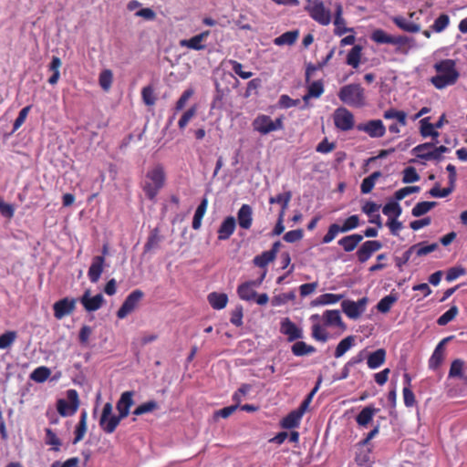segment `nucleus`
Segmentation results:
<instances>
[{
  "mask_svg": "<svg viewBox=\"0 0 467 467\" xmlns=\"http://www.w3.org/2000/svg\"><path fill=\"white\" fill-rule=\"evenodd\" d=\"M433 67L437 75L431 77L430 81L437 89L454 85L460 77L456 63L452 59H442L435 63Z\"/></svg>",
  "mask_w": 467,
  "mask_h": 467,
  "instance_id": "f257e3e1",
  "label": "nucleus"
},
{
  "mask_svg": "<svg viewBox=\"0 0 467 467\" xmlns=\"http://www.w3.org/2000/svg\"><path fill=\"white\" fill-rule=\"evenodd\" d=\"M165 181L166 174L161 164H157L152 169L149 170L142 184V190L146 197L150 201L155 200L159 192L164 186Z\"/></svg>",
  "mask_w": 467,
  "mask_h": 467,
  "instance_id": "f03ea898",
  "label": "nucleus"
},
{
  "mask_svg": "<svg viewBox=\"0 0 467 467\" xmlns=\"http://www.w3.org/2000/svg\"><path fill=\"white\" fill-rule=\"evenodd\" d=\"M339 99L352 108H362L366 105L365 89L360 84H348L338 92Z\"/></svg>",
  "mask_w": 467,
  "mask_h": 467,
  "instance_id": "7ed1b4c3",
  "label": "nucleus"
},
{
  "mask_svg": "<svg viewBox=\"0 0 467 467\" xmlns=\"http://www.w3.org/2000/svg\"><path fill=\"white\" fill-rule=\"evenodd\" d=\"M360 224L359 216L357 214L348 217L342 225L332 223L329 225L327 234L322 238L323 244L331 243L340 233H348L358 228Z\"/></svg>",
  "mask_w": 467,
  "mask_h": 467,
  "instance_id": "20e7f679",
  "label": "nucleus"
},
{
  "mask_svg": "<svg viewBox=\"0 0 467 467\" xmlns=\"http://www.w3.org/2000/svg\"><path fill=\"white\" fill-rule=\"evenodd\" d=\"M252 127L254 131L266 135L270 132L283 130L284 118L279 117L273 120L270 116L260 114L253 120Z\"/></svg>",
  "mask_w": 467,
  "mask_h": 467,
  "instance_id": "39448f33",
  "label": "nucleus"
},
{
  "mask_svg": "<svg viewBox=\"0 0 467 467\" xmlns=\"http://www.w3.org/2000/svg\"><path fill=\"white\" fill-rule=\"evenodd\" d=\"M370 39L377 44H389L397 46L396 51L403 53V47L408 45L410 38L407 36H391L383 29H376L370 35Z\"/></svg>",
  "mask_w": 467,
  "mask_h": 467,
  "instance_id": "423d86ee",
  "label": "nucleus"
},
{
  "mask_svg": "<svg viewBox=\"0 0 467 467\" xmlns=\"http://www.w3.org/2000/svg\"><path fill=\"white\" fill-rule=\"evenodd\" d=\"M310 17L322 26H327L331 22L330 10L326 8L321 0H306L305 7Z\"/></svg>",
  "mask_w": 467,
  "mask_h": 467,
  "instance_id": "0eeeda50",
  "label": "nucleus"
},
{
  "mask_svg": "<svg viewBox=\"0 0 467 467\" xmlns=\"http://www.w3.org/2000/svg\"><path fill=\"white\" fill-rule=\"evenodd\" d=\"M67 398L68 401L60 399L57 402V410L62 417L74 415L79 406L78 394L75 389H68L67 391Z\"/></svg>",
  "mask_w": 467,
  "mask_h": 467,
  "instance_id": "6e6552de",
  "label": "nucleus"
},
{
  "mask_svg": "<svg viewBox=\"0 0 467 467\" xmlns=\"http://www.w3.org/2000/svg\"><path fill=\"white\" fill-rule=\"evenodd\" d=\"M144 293L140 289L133 290L124 300L123 304L117 311V317L119 319L125 318L133 312L143 298Z\"/></svg>",
  "mask_w": 467,
  "mask_h": 467,
  "instance_id": "1a4fd4ad",
  "label": "nucleus"
},
{
  "mask_svg": "<svg viewBox=\"0 0 467 467\" xmlns=\"http://www.w3.org/2000/svg\"><path fill=\"white\" fill-rule=\"evenodd\" d=\"M334 124L342 131H348L354 128L355 119L351 111L344 107L337 109L333 115Z\"/></svg>",
  "mask_w": 467,
  "mask_h": 467,
  "instance_id": "9d476101",
  "label": "nucleus"
},
{
  "mask_svg": "<svg viewBox=\"0 0 467 467\" xmlns=\"http://www.w3.org/2000/svg\"><path fill=\"white\" fill-rule=\"evenodd\" d=\"M360 131L366 132L371 138H381L386 133V128L380 119L368 120L357 126Z\"/></svg>",
  "mask_w": 467,
  "mask_h": 467,
  "instance_id": "9b49d317",
  "label": "nucleus"
},
{
  "mask_svg": "<svg viewBox=\"0 0 467 467\" xmlns=\"http://www.w3.org/2000/svg\"><path fill=\"white\" fill-rule=\"evenodd\" d=\"M382 248V244L377 240L364 242L356 253L359 263L367 262L371 255Z\"/></svg>",
  "mask_w": 467,
  "mask_h": 467,
  "instance_id": "f8f14e48",
  "label": "nucleus"
},
{
  "mask_svg": "<svg viewBox=\"0 0 467 467\" xmlns=\"http://www.w3.org/2000/svg\"><path fill=\"white\" fill-rule=\"evenodd\" d=\"M77 300L75 298L65 297L57 301L53 306L54 316L57 319H61L70 315L76 308Z\"/></svg>",
  "mask_w": 467,
  "mask_h": 467,
  "instance_id": "ddd939ff",
  "label": "nucleus"
},
{
  "mask_svg": "<svg viewBox=\"0 0 467 467\" xmlns=\"http://www.w3.org/2000/svg\"><path fill=\"white\" fill-rule=\"evenodd\" d=\"M104 301V297L101 294L90 296L89 289L86 290L82 296L79 298V302L88 312H94L99 310L102 306Z\"/></svg>",
  "mask_w": 467,
  "mask_h": 467,
  "instance_id": "4468645a",
  "label": "nucleus"
},
{
  "mask_svg": "<svg viewBox=\"0 0 467 467\" xmlns=\"http://www.w3.org/2000/svg\"><path fill=\"white\" fill-rule=\"evenodd\" d=\"M280 332L287 337L289 342L303 337V331L290 318L285 317L280 323Z\"/></svg>",
  "mask_w": 467,
  "mask_h": 467,
  "instance_id": "2eb2a0df",
  "label": "nucleus"
},
{
  "mask_svg": "<svg viewBox=\"0 0 467 467\" xmlns=\"http://www.w3.org/2000/svg\"><path fill=\"white\" fill-rule=\"evenodd\" d=\"M366 302V298L359 299L358 302L345 300L341 304L342 310L349 318L356 319L364 311Z\"/></svg>",
  "mask_w": 467,
  "mask_h": 467,
  "instance_id": "dca6fc26",
  "label": "nucleus"
},
{
  "mask_svg": "<svg viewBox=\"0 0 467 467\" xmlns=\"http://www.w3.org/2000/svg\"><path fill=\"white\" fill-rule=\"evenodd\" d=\"M265 273H264L262 275L259 281H249V282L241 284L237 287L238 296L242 300H245V301L254 300L256 296V292L254 291V287L256 285H259L261 284V282L263 281V279L265 278Z\"/></svg>",
  "mask_w": 467,
  "mask_h": 467,
  "instance_id": "f3484780",
  "label": "nucleus"
},
{
  "mask_svg": "<svg viewBox=\"0 0 467 467\" xmlns=\"http://www.w3.org/2000/svg\"><path fill=\"white\" fill-rule=\"evenodd\" d=\"M209 35H210L209 30L203 31V32L200 33L199 35H196V36L191 37L190 39L181 40L180 45L182 47H185L190 49H193V50H197V51L203 50V49H205L206 46L202 44V41H204L209 36Z\"/></svg>",
  "mask_w": 467,
  "mask_h": 467,
  "instance_id": "a211bd4d",
  "label": "nucleus"
},
{
  "mask_svg": "<svg viewBox=\"0 0 467 467\" xmlns=\"http://www.w3.org/2000/svg\"><path fill=\"white\" fill-rule=\"evenodd\" d=\"M236 228V221L234 216H227L219 226L217 231L218 240L224 241L231 237Z\"/></svg>",
  "mask_w": 467,
  "mask_h": 467,
  "instance_id": "6ab92c4d",
  "label": "nucleus"
},
{
  "mask_svg": "<svg viewBox=\"0 0 467 467\" xmlns=\"http://www.w3.org/2000/svg\"><path fill=\"white\" fill-rule=\"evenodd\" d=\"M105 257L95 256L88 271V276L91 283H97L104 270Z\"/></svg>",
  "mask_w": 467,
  "mask_h": 467,
  "instance_id": "aec40b11",
  "label": "nucleus"
},
{
  "mask_svg": "<svg viewBox=\"0 0 467 467\" xmlns=\"http://www.w3.org/2000/svg\"><path fill=\"white\" fill-rule=\"evenodd\" d=\"M237 222L242 229L248 230L253 223V209L249 204H243L237 213Z\"/></svg>",
  "mask_w": 467,
  "mask_h": 467,
  "instance_id": "412c9836",
  "label": "nucleus"
},
{
  "mask_svg": "<svg viewBox=\"0 0 467 467\" xmlns=\"http://www.w3.org/2000/svg\"><path fill=\"white\" fill-rule=\"evenodd\" d=\"M133 391H125L121 394L117 402L116 408L120 414V417H127L130 413V409L133 405Z\"/></svg>",
  "mask_w": 467,
  "mask_h": 467,
  "instance_id": "4be33fe9",
  "label": "nucleus"
},
{
  "mask_svg": "<svg viewBox=\"0 0 467 467\" xmlns=\"http://www.w3.org/2000/svg\"><path fill=\"white\" fill-rule=\"evenodd\" d=\"M363 240V235L359 234H353L346 235L338 240L337 244L342 247L346 253L354 251L358 244Z\"/></svg>",
  "mask_w": 467,
  "mask_h": 467,
  "instance_id": "5701e85b",
  "label": "nucleus"
},
{
  "mask_svg": "<svg viewBox=\"0 0 467 467\" xmlns=\"http://www.w3.org/2000/svg\"><path fill=\"white\" fill-rule=\"evenodd\" d=\"M343 14V7L341 4H336L335 6V19H334V25H335V35L337 36H343L348 31H352L351 28H348L346 26L345 19L342 17Z\"/></svg>",
  "mask_w": 467,
  "mask_h": 467,
  "instance_id": "b1692460",
  "label": "nucleus"
},
{
  "mask_svg": "<svg viewBox=\"0 0 467 467\" xmlns=\"http://www.w3.org/2000/svg\"><path fill=\"white\" fill-rule=\"evenodd\" d=\"M324 324L326 327H338L346 329V325L342 321L339 310H326L323 314Z\"/></svg>",
  "mask_w": 467,
  "mask_h": 467,
  "instance_id": "393cba45",
  "label": "nucleus"
},
{
  "mask_svg": "<svg viewBox=\"0 0 467 467\" xmlns=\"http://www.w3.org/2000/svg\"><path fill=\"white\" fill-rule=\"evenodd\" d=\"M386 350L379 348L376 351L369 353L367 357L368 367L371 369H376L383 365L386 361Z\"/></svg>",
  "mask_w": 467,
  "mask_h": 467,
  "instance_id": "a878e982",
  "label": "nucleus"
},
{
  "mask_svg": "<svg viewBox=\"0 0 467 467\" xmlns=\"http://www.w3.org/2000/svg\"><path fill=\"white\" fill-rule=\"evenodd\" d=\"M403 379H404V384H405L403 390H402L403 400H404L405 406L408 408H410L416 404L415 395L410 389L411 378H410V374L405 373L403 375Z\"/></svg>",
  "mask_w": 467,
  "mask_h": 467,
  "instance_id": "bb28decb",
  "label": "nucleus"
},
{
  "mask_svg": "<svg viewBox=\"0 0 467 467\" xmlns=\"http://www.w3.org/2000/svg\"><path fill=\"white\" fill-rule=\"evenodd\" d=\"M379 411V409L373 406L365 407L357 416L356 421L358 426L366 427L372 420L374 415Z\"/></svg>",
  "mask_w": 467,
  "mask_h": 467,
  "instance_id": "cd10ccee",
  "label": "nucleus"
},
{
  "mask_svg": "<svg viewBox=\"0 0 467 467\" xmlns=\"http://www.w3.org/2000/svg\"><path fill=\"white\" fill-rule=\"evenodd\" d=\"M420 133L423 138L431 137L435 142H438L437 138L439 132L436 130L432 123L430 122V118H423L420 120Z\"/></svg>",
  "mask_w": 467,
  "mask_h": 467,
  "instance_id": "c85d7f7f",
  "label": "nucleus"
},
{
  "mask_svg": "<svg viewBox=\"0 0 467 467\" xmlns=\"http://www.w3.org/2000/svg\"><path fill=\"white\" fill-rule=\"evenodd\" d=\"M207 299L211 306L216 310L224 308L228 303V296L224 293H210Z\"/></svg>",
  "mask_w": 467,
  "mask_h": 467,
  "instance_id": "c756f323",
  "label": "nucleus"
},
{
  "mask_svg": "<svg viewBox=\"0 0 467 467\" xmlns=\"http://www.w3.org/2000/svg\"><path fill=\"white\" fill-rule=\"evenodd\" d=\"M301 420L300 412L294 410L281 420L280 426L283 429H294L299 426Z\"/></svg>",
  "mask_w": 467,
  "mask_h": 467,
  "instance_id": "7c9ffc66",
  "label": "nucleus"
},
{
  "mask_svg": "<svg viewBox=\"0 0 467 467\" xmlns=\"http://www.w3.org/2000/svg\"><path fill=\"white\" fill-rule=\"evenodd\" d=\"M87 419H88V413L86 410H83L80 414V419L76 426L75 431H74V440L73 444H77L80 441L83 440L86 432H87Z\"/></svg>",
  "mask_w": 467,
  "mask_h": 467,
  "instance_id": "2f4dec72",
  "label": "nucleus"
},
{
  "mask_svg": "<svg viewBox=\"0 0 467 467\" xmlns=\"http://www.w3.org/2000/svg\"><path fill=\"white\" fill-rule=\"evenodd\" d=\"M298 36H299V31L297 29L292 30V31H287V32H285L284 34H282L281 36L275 37L274 39V44L276 46H285V45L292 46L297 40Z\"/></svg>",
  "mask_w": 467,
  "mask_h": 467,
  "instance_id": "473e14b6",
  "label": "nucleus"
},
{
  "mask_svg": "<svg viewBox=\"0 0 467 467\" xmlns=\"http://www.w3.org/2000/svg\"><path fill=\"white\" fill-rule=\"evenodd\" d=\"M62 62L58 57H53L50 64L48 65V70L52 72V75L48 78V83L52 86L56 85L60 78L59 69L61 67Z\"/></svg>",
  "mask_w": 467,
  "mask_h": 467,
  "instance_id": "72a5a7b5",
  "label": "nucleus"
},
{
  "mask_svg": "<svg viewBox=\"0 0 467 467\" xmlns=\"http://www.w3.org/2000/svg\"><path fill=\"white\" fill-rule=\"evenodd\" d=\"M125 417H120V414L119 415H111L107 420H105L103 422L101 420H99V426L106 433H112L115 431L116 428L119 426L121 420H123Z\"/></svg>",
  "mask_w": 467,
  "mask_h": 467,
  "instance_id": "f704fd0d",
  "label": "nucleus"
},
{
  "mask_svg": "<svg viewBox=\"0 0 467 467\" xmlns=\"http://www.w3.org/2000/svg\"><path fill=\"white\" fill-rule=\"evenodd\" d=\"M208 207V199L202 198L200 204L198 205L192 219V228L194 230L200 229L202 225V220L206 213Z\"/></svg>",
  "mask_w": 467,
  "mask_h": 467,
  "instance_id": "c9c22d12",
  "label": "nucleus"
},
{
  "mask_svg": "<svg viewBox=\"0 0 467 467\" xmlns=\"http://www.w3.org/2000/svg\"><path fill=\"white\" fill-rule=\"evenodd\" d=\"M356 337L348 336L343 338L337 346L334 357L336 358H341L346 352H348L355 345Z\"/></svg>",
  "mask_w": 467,
  "mask_h": 467,
  "instance_id": "e433bc0d",
  "label": "nucleus"
},
{
  "mask_svg": "<svg viewBox=\"0 0 467 467\" xmlns=\"http://www.w3.org/2000/svg\"><path fill=\"white\" fill-rule=\"evenodd\" d=\"M411 251L417 256L427 255L438 249V244L433 243L428 244L426 242H420L410 246Z\"/></svg>",
  "mask_w": 467,
  "mask_h": 467,
  "instance_id": "4c0bfd02",
  "label": "nucleus"
},
{
  "mask_svg": "<svg viewBox=\"0 0 467 467\" xmlns=\"http://www.w3.org/2000/svg\"><path fill=\"white\" fill-rule=\"evenodd\" d=\"M450 339V337H446V338H443L439 344L438 346L436 347L434 352L432 353L430 360H429V367L431 368H437L438 367H440V365L441 364L442 360H443V353H442V346L443 344L448 341Z\"/></svg>",
  "mask_w": 467,
  "mask_h": 467,
  "instance_id": "58836bf2",
  "label": "nucleus"
},
{
  "mask_svg": "<svg viewBox=\"0 0 467 467\" xmlns=\"http://www.w3.org/2000/svg\"><path fill=\"white\" fill-rule=\"evenodd\" d=\"M343 295L340 294H323L317 297L313 302L312 306H325L332 305L339 302L343 298Z\"/></svg>",
  "mask_w": 467,
  "mask_h": 467,
  "instance_id": "ea45409f",
  "label": "nucleus"
},
{
  "mask_svg": "<svg viewBox=\"0 0 467 467\" xmlns=\"http://www.w3.org/2000/svg\"><path fill=\"white\" fill-rule=\"evenodd\" d=\"M392 21L399 28L409 33H418L420 30V25L409 22L402 16H395Z\"/></svg>",
  "mask_w": 467,
  "mask_h": 467,
  "instance_id": "a19ab883",
  "label": "nucleus"
},
{
  "mask_svg": "<svg viewBox=\"0 0 467 467\" xmlns=\"http://www.w3.org/2000/svg\"><path fill=\"white\" fill-rule=\"evenodd\" d=\"M382 176V173L379 171L372 172L369 176L363 179L361 185H360V191L363 194L369 193L376 183V181Z\"/></svg>",
  "mask_w": 467,
  "mask_h": 467,
  "instance_id": "79ce46f5",
  "label": "nucleus"
},
{
  "mask_svg": "<svg viewBox=\"0 0 467 467\" xmlns=\"http://www.w3.org/2000/svg\"><path fill=\"white\" fill-rule=\"evenodd\" d=\"M362 47L355 45L347 56V64L354 68H358L361 59Z\"/></svg>",
  "mask_w": 467,
  "mask_h": 467,
  "instance_id": "37998d69",
  "label": "nucleus"
},
{
  "mask_svg": "<svg viewBox=\"0 0 467 467\" xmlns=\"http://www.w3.org/2000/svg\"><path fill=\"white\" fill-rule=\"evenodd\" d=\"M292 198V192L290 191H287L284 193H279L274 197H271L269 199L270 203H278L281 205V211L280 213H283L285 214V210L288 207V204Z\"/></svg>",
  "mask_w": 467,
  "mask_h": 467,
  "instance_id": "c03bdc74",
  "label": "nucleus"
},
{
  "mask_svg": "<svg viewBox=\"0 0 467 467\" xmlns=\"http://www.w3.org/2000/svg\"><path fill=\"white\" fill-rule=\"evenodd\" d=\"M399 201H390L382 208V213L389 218H398L401 215L402 209L398 202Z\"/></svg>",
  "mask_w": 467,
  "mask_h": 467,
  "instance_id": "a18cd8bd",
  "label": "nucleus"
},
{
  "mask_svg": "<svg viewBox=\"0 0 467 467\" xmlns=\"http://www.w3.org/2000/svg\"><path fill=\"white\" fill-rule=\"evenodd\" d=\"M292 353L296 357H302L314 353L316 348L304 341H296L291 348Z\"/></svg>",
  "mask_w": 467,
  "mask_h": 467,
  "instance_id": "49530a36",
  "label": "nucleus"
},
{
  "mask_svg": "<svg viewBox=\"0 0 467 467\" xmlns=\"http://www.w3.org/2000/svg\"><path fill=\"white\" fill-rule=\"evenodd\" d=\"M383 117L385 119H396L401 126L407 125V114L403 110H398L391 108L384 111Z\"/></svg>",
  "mask_w": 467,
  "mask_h": 467,
  "instance_id": "de8ad7c7",
  "label": "nucleus"
},
{
  "mask_svg": "<svg viewBox=\"0 0 467 467\" xmlns=\"http://www.w3.org/2000/svg\"><path fill=\"white\" fill-rule=\"evenodd\" d=\"M51 370L45 366L37 367L30 374V379L37 383L45 382L50 376Z\"/></svg>",
  "mask_w": 467,
  "mask_h": 467,
  "instance_id": "09e8293b",
  "label": "nucleus"
},
{
  "mask_svg": "<svg viewBox=\"0 0 467 467\" xmlns=\"http://www.w3.org/2000/svg\"><path fill=\"white\" fill-rule=\"evenodd\" d=\"M161 239L162 238L160 234L159 228L152 229L150 231L148 240L144 245L145 252H148V251L157 248L159 246Z\"/></svg>",
  "mask_w": 467,
  "mask_h": 467,
  "instance_id": "8fccbe9b",
  "label": "nucleus"
},
{
  "mask_svg": "<svg viewBox=\"0 0 467 467\" xmlns=\"http://www.w3.org/2000/svg\"><path fill=\"white\" fill-rule=\"evenodd\" d=\"M324 92V86L321 80L312 82L307 88V93L303 97L306 101L310 98H319Z\"/></svg>",
  "mask_w": 467,
  "mask_h": 467,
  "instance_id": "3c124183",
  "label": "nucleus"
},
{
  "mask_svg": "<svg viewBox=\"0 0 467 467\" xmlns=\"http://www.w3.org/2000/svg\"><path fill=\"white\" fill-rule=\"evenodd\" d=\"M371 448H366V449H359L358 448V451L355 456V462L359 466H368L370 465L371 459Z\"/></svg>",
  "mask_w": 467,
  "mask_h": 467,
  "instance_id": "603ef678",
  "label": "nucleus"
},
{
  "mask_svg": "<svg viewBox=\"0 0 467 467\" xmlns=\"http://www.w3.org/2000/svg\"><path fill=\"white\" fill-rule=\"evenodd\" d=\"M436 206L435 202H418L411 210V214L414 217H420L427 213L429 211H431L433 207Z\"/></svg>",
  "mask_w": 467,
  "mask_h": 467,
  "instance_id": "864d4df0",
  "label": "nucleus"
},
{
  "mask_svg": "<svg viewBox=\"0 0 467 467\" xmlns=\"http://www.w3.org/2000/svg\"><path fill=\"white\" fill-rule=\"evenodd\" d=\"M113 81V74L110 69H104L99 76V83L104 91H109Z\"/></svg>",
  "mask_w": 467,
  "mask_h": 467,
  "instance_id": "5fc2aeb1",
  "label": "nucleus"
},
{
  "mask_svg": "<svg viewBox=\"0 0 467 467\" xmlns=\"http://www.w3.org/2000/svg\"><path fill=\"white\" fill-rule=\"evenodd\" d=\"M45 432H46V437H45L46 444L51 445L52 446V451H58L60 450V446L62 444L60 439L49 428H47L45 430Z\"/></svg>",
  "mask_w": 467,
  "mask_h": 467,
  "instance_id": "6e6d98bb",
  "label": "nucleus"
},
{
  "mask_svg": "<svg viewBox=\"0 0 467 467\" xmlns=\"http://www.w3.org/2000/svg\"><path fill=\"white\" fill-rule=\"evenodd\" d=\"M398 300V297L394 295H389V296H384L383 298H381L379 300V302L378 303L377 305V309L380 312V313H388L392 305Z\"/></svg>",
  "mask_w": 467,
  "mask_h": 467,
  "instance_id": "4d7b16f0",
  "label": "nucleus"
},
{
  "mask_svg": "<svg viewBox=\"0 0 467 467\" xmlns=\"http://www.w3.org/2000/svg\"><path fill=\"white\" fill-rule=\"evenodd\" d=\"M459 313V309L456 306H452L445 313H443L438 319L437 324L439 326H445L452 321Z\"/></svg>",
  "mask_w": 467,
  "mask_h": 467,
  "instance_id": "13d9d810",
  "label": "nucleus"
},
{
  "mask_svg": "<svg viewBox=\"0 0 467 467\" xmlns=\"http://www.w3.org/2000/svg\"><path fill=\"white\" fill-rule=\"evenodd\" d=\"M455 189V185H451L449 183L448 187L441 189L439 184L433 186L429 193L431 196L435 198H444L450 195Z\"/></svg>",
  "mask_w": 467,
  "mask_h": 467,
  "instance_id": "bf43d9fd",
  "label": "nucleus"
},
{
  "mask_svg": "<svg viewBox=\"0 0 467 467\" xmlns=\"http://www.w3.org/2000/svg\"><path fill=\"white\" fill-rule=\"evenodd\" d=\"M17 337L16 331H6L0 335V349L10 348Z\"/></svg>",
  "mask_w": 467,
  "mask_h": 467,
  "instance_id": "052dcab7",
  "label": "nucleus"
},
{
  "mask_svg": "<svg viewBox=\"0 0 467 467\" xmlns=\"http://www.w3.org/2000/svg\"><path fill=\"white\" fill-rule=\"evenodd\" d=\"M312 337L324 343L328 340V333L320 324L315 323L312 326Z\"/></svg>",
  "mask_w": 467,
  "mask_h": 467,
  "instance_id": "680f3d73",
  "label": "nucleus"
},
{
  "mask_svg": "<svg viewBox=\"0 0 467 467\" xmlns=\"http://www.w3.org/2000/svg\"><path fill=\"white\" fill-rule=\"evenodd\" d=\"M275 259L273 253L269 251H265L261 254L256 255L254 258V264L258 267H265L269 263L273 262Z\"/></svg>",
  "mask_w": 467,
  "mask_h": 467,
  "instance_id": "e2e57ef3",
  "label": "nucleus"
},
{
  "mask_svg": "<svg viewBox=\"0 0 467 467\" xmlns=\"http://www.w3.org/2000/svg\"><path fill=\"white\" fill-rule=\"evenodd\" d=\"M159 408L158 403L155 400H149L139 405L133 411V414L140 416L148 412H151Z\"/></svg>",
  "mask_w": 467,
  "mask_h": 467,
  "instance_id": "0e129e2a",
  "label": "nucleus"
},
{
  "mask_svg": "<svg viewBox=\"0 0 467 467\" xmlns=\"http://www.w3.org/2000/svg\"><path fill=\"white\" fill-rule=\"evenodd\" d=\"M450 24V17L446 14L440 15L431 26V29L436 33L442 32Z\"/></svg>",
  "mask_w": 467,
  "mask_h": 467,
  "instance_id": "69168bd1",
  "label": "nucleus"
},
{
  "mask_svg": "<svg viewBox=\"0 0 467 467\" xmlns=\"http://www.w3.org/2000/svg\"><path fill=\"white\" fill-rule=\"evenodd\" d=\"M197 112V107L195 105L192 106L190 109H188L181 117L178 122V126L180 130H184L190 120L196 115Z\"/></svg>",
  "mask_w": 467,
  "mask_h": 467,
  "instance_id": "338daca9",
  "label": "nucleus"
},
{
  "mask_svg": "<svg viewBox=\"0 0 467 467\" xmlns=\"http://www.w3.org/2000/svg\"><path fill=\"white\" fill-rule=\"evenodd\" d=\"M464 362L462 359H454L449 370L450 378H462Z\"/></svg>",
  "mask_w": 467,
  "mask_h": 467,
  "instance_id": "774afa93",
  "label": "nucleus"
}]
</instances>
